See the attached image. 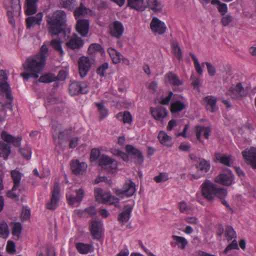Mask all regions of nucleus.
Instances as JSON below:
<instances>
[{
    "label": "nucleus",
    "instance_id": "f257e3e1",
    "mask_svg": "<svg viewBox=\"0 0 256 256\" xmlns=\"http://www.w3.org/2000/svg\"><path fill=\"white\" fill-rule=\"evenodd\" d=\"M48 52L47 46L43 44L40 53L36 57L27 59L23 64L22 66L25 72L22 73L20 76L26 80L30 78H37L45 65Z\"/></svg>",
    "mask_w": 256,
    "mask_h": 256
},
{
    "label": "nucleus",
    "instance_id": "f03ea898",
    "mask_svg": "<svg viewBox=\"0 0 256 256\" xmlns=\"http://www.w3.org/2000/svg\"><path fill=\"white\" fill-rule=\"evenodd\" d=\"M66 14L62 10H57L51 16H48L47 22L49 32L52 36L60 34L65 35L66 32L63 30V26L66 24Z\"/></svg>",
    "mask_w": 256,
    "mask_h": 256
},
{
    "label": "nucleus",
    "instance_id": "7ed1b4c3",
    "mask_svg": "<svg viewBox=\"0 0 256 256\" xmlns=\"http://www.w3.org/2000/svg\"><path fill=\"white\" fill-rule=\"evenodd\" d=\"M94 193L96 201L100 203L112 204L118 202L117 198L112 196L109 192H104L100 188H96Z\"/></svg>",
    "mask_w": 256,
    "mask_h": 256
},
{
    "label": "nucleus",
    "instance_id": "20e7f679",
    "mask_svg": "<svg viewBox=\"0 0 256 256\" xmlns=\"http://www.w3.org/2000/svg\"><path fill=\"white\" fill-rule=\"evenodd\" d=\"M136 191V184L130 180H127L121 189H116V194L120 198L132 196Z\"/></svg>",
    "mask_w": 256,
    "mask_h": 256
},
{
    "label": "nucleus",
    "instance_id": "39448f33",
    "mask_svg": "<svg viewBox=\"0 0 256 256\" xmlns=\"http://www.w3.org/2000/svg\"><path fill=\"white\" fill-rule=\"evenodd\" d=\"M52 134L54 142L57 144H62L66 138L74 135V128L70 127L64 130L53 128Z\"/></svg>",
    "mask_w": 256,
    "mask_h": 256
},
{
    "label": "nucleus",
    "instance_id": "423d86ee",
    "mask_svg": "<svg viewBox=\"0 0 256 256\" xmlns=\"http://www.w3.org/2000/svg\"><path fill=\"white\" fill-rule=\"evenodd\" d=\"M98 162L102 168L106 170L109 172H115L118 170L117 162L106 155H102L98 158Z\"/></svg>",
    "mask_w": 256,
    "mask_h": 256
},
{
    "label": "nucleus",
    "instance_id": "0eeeda50",
    "mask_svg": "<svg viewBox=\"0 0 256 256\" xmlns=\"http://www.w3.org/2000/svg\"><path fill=\"white\" fill-rule=\"evenodd\" d=\"M247 94V90L242 87L241 83L232 86L226 93V96H230L234 100H240Z\"/></svg>",
    "mask_w": 256,
    "mask_h": 256
},
{
    "label": "nucleus",
    "instance_id": "6e6552de",
    "mask_svg": "<svg viewBox=\"0 0 256 256\" xmlns=\"http://www.w3.org/2000/svg\"><path fill=\"white\" fill-rule=\"evenodd\" d=\"M60 184L58 182H56L52 192V194L50 201L46 204V208L54 210L57 208L58 202L60 199Z\"/></svg>",
    "mask_w": 256,
    "mask_h": 256
},
{
    "label": "nucleus",
    "instance_id": "1a4fd4ad",
    "mask_svg": "<svg viewBox=\"0 0 256 256\" xmlns=\"http://www.w3.org/2000/svg\"><path fill=\"white\" fill-rule=\"evenodd\" d=\"M215 185L210 180H206L201 185L202 195L208 200L214 198Z\"/></svg>",
    "mask_w": 256,
    "mask_h": 256
},
{
    "label": "nucleus",
    "instance_id": "9d476101",
    "mask_svg": "<svg viewBox=\"0 0 256 256\" xmlns=\"http://www.w3.org/2000/svg\"><path fill=\"white\" fill-rule=\"evenodd\" d=\"M150 28L154 35H162L166 32L167 29L164 22L156 17L152 20Z\"/></svg>",
    "mask_w": 256,
    "mask_h": 256
},
{
    "label": "nucleus",
    "instance_id": "9b49d317",
    "mask_svg": "<svg viewBox=\"0 0 256 256\" xmlns=\"http://www.w3.org/2000/svg\"><path fill=\"white\" fill-rule=\"evenodd\" d=\"M69 92L72 96L86 94L88 92V85L86 82H73L69 86Z\"/></svg>",
    "mask_w": 256,
    "mask_h": 256
},
{
    "label": "nucleus",
    "instance_id": "f8f14e48",
    "mask_svg": "<svg viewBox=\"0 0 256 256\" xmlns=\"http://www.w3.org/2000/svg\"><path fill=\"white\" fill-rule=\"evenodd\" d=\"M75 193L76 196L72 194L70 192H68L66 194V198L69 204L74 207L78 206L84 196V191L82 188L76 190Z\"/></svg>",
    "mask_w": 256,
    "mask_h": 256
},
{
    "label": "nucleus",
    "instance_id": "ddd939ff",
    "mask_svg": "<svg viewBox=\"0 0 256 256\" xmlns=\"http://www.w3.org/2000/svg\"><path fill=\"white\" fill-rule=\"evenodd\" d=\"M93 60L86 56H82L78 60L79 73L82 78L88 74L92 64Z\"/></svg>",
    "mask_w": 256,
    "mask_h": 256
},
{
    "label": "nucleus",
    "instance_id": "4468645a",
    "mask_svg": "<svg viewBox=\"0 0 256 256\" xmlns=\"http://www.w3.org/2000/svg\"><path fill=\"white\" fill-rule=\"evenodd\" d=\"M242 155L247 164L256 168V148L246 149L242 152Z\"/></svg>",
    "mask_w": 256,
    "mask_h": 256
},
{
    "label": "nucleus",
    "instance_id": "2eb2a0df",
    "mask_svg": "<svg viewBox=\"0 0 256 256\" xmlns=\"http://www.w3.org/2000/svg\"><path fill=\"white\" fill-rule=\"evenodd\" d=\"M90 233L94 238L98 239L100 238L102 232V223L100 220L91 221L89 226Z\"/></svg>",
    "mask_w": 256,
    "mask_h": 256
},
{
    "label": "nucleus",
    "instance_id": "dca6fc26",
    "mask_svg": "<svg viewBox=\"0 0 256 256\" xmlns=\"http://www.w3.org/2000/svg\"><path fill=\"white\" fill-rule=\"evenodd\" d=\"M84 44V40L76 34H73L66 42L67 47L73 50L81 48Z\"/></svg>",
    "mask_w": 256,
    "mask_h": 256
},
{
    "label": "nucleus",
    "instance_id": "f3484780",
    "mask_svg": "<svg viewBox=\"0 0 256 256\" xmlns=\"http://www.w3.org/2000/svg\"><path fill=\"white\" fill-rule=\"evenodd\" d=\"M124 27L122 22L115 21L110 26V34L116 38H120L124 32Z\"/></svg>",
    "mask_w": 256,
    "mask_h": 256
},
{
    "label": "nucleus",
    "instance_id": "a211bd4d",
    "mask_svg": "<svg viewBox=\"0 0 256 256\" xmlns=\"http://www.w3.org/2000/svg\"><path fill=\"white\" fill-rule=\"evenodd\" d=\"M150 111L153 118L157 121L162 122L164 119L168 116L166 110L162 106L156 108H150Z\"/></svg>",
    "mask_w": 256,
    "mask_h": 256
},
{
    "label": "nucleus",
    "instance_id": "6ab92c4d",
    "mask_svg": "<svg viewBox=\"0 0 256 256\" xmlns=\"http://www.w3.org/2000/svg\"><path fill=\"white\" fill-rule=\"evenodd\" d=\"M126 151L128 154L135 159L136 162L140 164L143 162L144 158L142 153L132 145L126 146Z\"/></svg>",
    "mask_w": 256,
    "mask_h": 256
},
{
    "label": "nucleus",
    "instance_id": "aec40b11",
    "mask_svg": "<svg viewBox=\"0 0 256 256\" xmlns=\"http://www.w3.org/2000/svg\"><path fill=\"white\" fill-rule=\"evenodd\" d=\"M71 170L76 174H84L86 170L87 165L85 162H80L78 160H73L70 163Z\"/></svg>",
    "mask_w": 256,
    "mask_h": 256
},
{
    "label": "nucleus",
    "instance_id": "412c9836",
    "mask_svg": "<svg viewBox=\"0 0 256 256\" xmlns=\"http://www.w3.org/2000/svg\"><path fill=\"white\" fill-rule=\"evenodd\" d=\"M234 180L233 175L230 172L221 174L214 178L216 182L225 186H230Z\"/></svg>",
    "mask_w": 256,
    "mask_h": 256
},
{
    "label": "nucleus",
    "instance_id": "4be33fe9",
    "mask_svg": "<svg viewBox=\"0 0 256 256\" xmlns=\"http://www.w3.org/2000/svg\"><path fill=\"white\" fill-rule=\"evenodd\" d=\"M77 32L82 36H86L89 30V22L88 20L78 19L76 26Z\"/></svg>",
    "mask_w": 256,
    "mask_h": 256
},
{
    "label": "nucleus",
    "instance_id": "5701e85b",
    "mask_svg": "<svg viewBox=\"0 0 256 256\" xmlns=\"http://www.w3.org/2000/svg\"><path fill=\"white\" fill-rule=\"evenodd\" d=\"M172 240L170 242L171 246H178L180 250H184L188 244L187 240L182 236L173 235L172 236Z\"/></svg>",
    "mask_w": 256,
    "mask_h": 256
},
{
    "label": "nucleus",
    "instance_id": "b1692460",
    "mask_svg": "<svg viewBox=\"0 0 256 256\" xmlns=\"http://www.w3.org/2000/svg\"><path fill=\"white\" fill-rule=\"evenodd\" d=\"M211 130L209 127L197 126L195 128V134L198 140L202 142V138L208 139Z\"/></svg>",
    "mask_w": 256,
    "mask_h": 256
},
{
    "label": "nucleus",
    "instance_id": "393cba45",
    "mask_svg": "<svg viewBox=\"0 0 256 256\" xmlns=\"http://www.w3.org/2000/svg\"><path fill=\"white\" fill-rule=\"evenodd\" d=\"M1 137L4 142L8 144H12L14 146H19L20 144L22 138L19 136L14 137L6 132L3 131L2 132Z\"/></svg>",
    "mask_w": 256,
    "mask_h": 256
},
{
    "label": "nucleus",
    "instance_id": "a878e982",
    "mask_svg": "<svg viewBox=\"0 0 256 256\" xmlns=\"http://www.w3.org/2000/svg\"><path fill=\"white\" fill-rule=\"evenodd\" d=\"M43 14L42 12L37 14L34 16H30L26 18V27L30 28L36 25H40L42 20Z\"/></svg>",
    "mask_w": 256,
    "mask_h": 256
},
{
    "label": "nucleus",
    "instance_id": "bb28decb",
    "mask_svg": "<svg viewBox=\"0 0 256 256\" xmlns=\"http://www.w3.org/2000/svg\"><path fill=\"white\" fill-rule=\"evenodd\" d=\"M132 210V206L126 205L124 206V210L118 216V220L122 223L126 222L130 219V214Z\"/></svg>",
    "mask_w": 256,
    "mask_h": 256
},
{
    "label": "nucleus",
    "instance_id": "cd10ccee",
    "mask_svg": "<svg viewBox=\"0 0 256 256\" xmlns=\"http://www.w3.org/2000/svg\"><path fill=\"white\" fill-rule=\"evenodd\" d=\"M204 101L208 110L214 112L216 110V98L215 97L211 96H207L204 98Z\"/></svg>",
    "mask_w": 256,
    "mask_h": 256
},
{
    "label": "nucleus",
    "instance_id": "c85d7f7f",
    "mask_svg": "<svg viewBox=\"0 0 256 256\" xmlns=\"http://www.w3.org/2000/svg\"><path fill=\"white\" fill-rule=\"evenodd\" d=\"M158 138L162 145L168 147L172 146V138L165 132L162 130L160 132Z\"/></svg>",
    "mask_w": 256,
    "mask_h": 256
},
{
    "label": "nucleus",
    "instance_id": "c756f323",
    "mask_svg": "<svg viewBox=\"0 0 256 256\" xmlns=\"http://www.w3.org/2000/svg\"><path fill=\"white\" fill-rule=\"evenodd\" d=\"M76 246L78 251L81 254H87L94 250V247L92 244L82 242H77L76 244Z\"/></svg>",
    "mask_w": 256,
    "mask_h": 256
},
{
    "label": "nucleus",
    "instance_id": "7c9ffc66",
    "mask_svg": "<svg viewBox=\"0 0 256 256\" xmlns=\"http://www.w3.org/2000/svg\"><path fill=\"white\" fill-rule=\"evenodd\" d=\"M215 158L216 160L221 164L228 166H230L234 162V159L230 156H226L220 154H216Z\"/></svg>",
    "mask_w": 256,
    "mask_h": 256
},
{
    "label": "nucleus",
    "instance_id": "2f4dec72",
    "mask_svg": "<svg viewBox=\"0 0 256 256\" xmlns=\"http://www.w3.org/2000/svg\"><path fill=\"white\" fill-rule=\"evenodd\" d=\"M128 6L138 10H144L145 6L144 0H128Z\"/></svg>",
    "mask_w": 256,
    "mask_h": 256
},
{
    "label": "nucleus",
    "instance_id": "473e14b6",
    "mask_svg": "<svg viewBox=\"0 0 256 256\" xmlns=\"http://www.w3.org/2000/svg\"><path fill=\"white\" fill-rule=\"evenodd\" d=\"M166 77L168 82L174 85L178 86L182 85L183 81L180 80L178 77L172 72H170L166 75Z\"/></svg>",
    "mask_w": 256,
    "mask_h": 256
},
{
    "label": "nucleus",
    "instance_id": "72a5a7b5",
    "mask_svg": "<svg viewBox=\"0 0 256 256\" xmlns=\"http://www.w3.org/2000/svg\"><path fill=\"white\" fill-rule=\"evenodd\" d=\"M108 52L114 64H118L121 62L122 56L120 52L112 48H108Z\"/></svg>",
    "mask_w": 256,
    "mask_h": 256
},
{
    "label": "nucleus",
    "instance_id": "f704fd0d",
    "mask_svg": "<svg viewBox=\"0 0 256 256\" xmlns=\"http://www.w3.org/2000/svg\"><path fill=\"white\" fill-rule=\"evenodd\" d=\"M116 118L122 121L124 124H130L132 120V117L130 112L128 111L124 112H119L116 114Z\"/></svg>",
    "mask_w": 256,
    "mask_h": 256
},
{
    "label": "nucleus",
    "instance_id": "c9c22d12",
    "mask_svg": "<svg viewBox=\"0 0 256 256\" xmlns=\"http://www.w3.org/2000/svg\"><path fill=\"white\" fill-rule=\"evenodd\" d=\"M11 148L3 142H0V156L6 160L11 152Z\"/></svg>",
    "mask_w": 256,
    "mask_h": 256
},
{
    "label": "nucleus",
    "instance_id": "e433bc0d",
    "mask_svg": "<svg viewBox=\"0 0 256 256\" xmlns=\"http://www.w3.org/2000/svg\"><path fill=\"white\" fill-rule=\"evenodd\" d=\"M148 5L149 7L155 12H160L162 8V6L158 0H148Z\"/></svg>",
    "mask_w": 256,
    "mask_h": 256
},
{
    "label": "nucleus",
    "instance_id": "4c0bfd02",
    "mask_svg": "<svg viewBox=\"0 0 256 256\" xmlns=\"http://www.w3.org/2000/svg\"><path fill=\"white\" fill-rule=\"evenodd\" d=\"M51 46L57 52H58L60 56H62L64 52L62 46V42L60 40L53 39L50 42Z\"/></svg>",
    "mask_w": 256,
    "mask_h": 256
},
{
    "label": "nucleus",
    "instance_id": "58836bf2",
    "mask_svg": "<svg viewBox=\"0 0 256 256\" xmlns=\"http://www.w3.org/2000/svg\"><path fill=\"white\" fill-rule=\"evenodd\" d=\"M10 234V230L8 226L4 222H0V237L6 238Z\"/></svg>",
    "mask_w": 256,
    "mask_h": 256
},
{
    "label": "nucleus",
    "instance_id": "ea45409f",
    "mask_svg": "<svg viewBox=\"0 0 256 256\" xmlns=\"http://www.w3.org/2000/svg\"><path fill=\"white\" fill-rule=\"evenodd\" d=\"M11 176L14 183V190L16 187H19L22 178L21 173L17 170H13L11 172Z\"/></svg>",
    "mask_w": 256,
    "mask_h": 256
},
{
    "label": "nucleus",
    "instance_id": "a19ab883",
    "mask_svg": "<svg viewBox=\"0 0 256 256\" xmlns=\"http://www.w3.org/2000/svg\"><path fill=\"white\" fill-rule=\"evenodd\" d=\"M196 166L198 170L206 172L210 168V164L204 159H200Z\"/></svg>",
    "mask_w": 256,
    "mask_h": 256
},
{
    "label": "nucleus",
    "instance_id": "79ce46f5",
    "mask_svg": "<svg viewBox=\"0 0 256 256\" xmlns=\"http://www.w3.org/2000/svg\"><path fill=\"white\" fill-rule=\"evenodd\" d=\"M186 107V104L180 101L177 100L172 104L171 112H176L184 110Z\"/></svg>",
    "mask_w": 256,
    "mask_h": 256
},
{
    "label": "nucleus",
    "instance_id": "37998d69",
    "mask_svg": "<svg viewBox=\"0 0 256 256\" xmlns=\"http://www.w3.org/2000/svg\"><path fill=\"white\" fill-rule=\"evenodd\" d=\"M26 2L27 5L26 11V14L32 15L35 14L37 10L36 4L34 2H32L29 0H26Z\"/></svg>",
    "mask_w": 256,
    "mask_h": 256
},
{
    "label": "nucleus",
    "instance_id": "c03bdc74",
    "mask_svg": "<svg viewBox=\"0 0 256 256\" xmlns=\"http://www.w3.org/2000/svg\"><path fill=\"white\" fill-rule=\"evenodd\" d=\"M88 10L84 6L81 5L74 10V16L76 19H80V17L85 16L88 14Z\"/></svg>",
    "mask_w": 256,
    "mask_h": 256
},
{
    "label": "nucleus",
    "instance_id": "a18cd8bd",
    "mask_svg": "<svg viewBox=\"0 0 256 256\" xmlns=\"http://www.w3.org/2000/svg\"><path fill=\"white\" fill-rule=\"evenodd\" d=\"M0 90L6 94V96L8 98L11 100L12 96L10 90V86L6 82V80H2L0 84Z\"/></svg>",
    "mask_w": 256,
    "mask_h": 256
},
{
    "label": "nucleus",
    "instance_id": "49530a36",
    "mask_svg": "<svg viewBox=\"0 0 256 256\" xmlns=\"http://www.w3.org/2000/svg\"><path fill=\"white\" fill-rule=\"evenodd\" d=\"M22 230V226L21 224L19 222L14 223L12 228V234L18 239L19 238Z\"/></svg>",
    "mask_w": 256,
    "mask_h": 256
},
{
    "label": "nucleus",
    "instance_id": "de8ad7c7",
    "mask_svg": "<svg viewBox=\"0 0 256 256\" xmlns=\"http://www.w3.org/2000/svg\"><path fill=\"white\" fill-rule=\"evenodd\" d=\"M102 50L101 46L98 44H92L88 48V53L91 56L94 55L98 52H100Z\"/></svg>",
    "mask_w": 256,
    "mask_h": 256
},
{
    "label": "nucleus",
    "instance_id": "09e8293b",
    "mask_svg": "<svg viewBox=\"0 0 256 256\" xmlns=\"http://www.w3.org/2000/svg\"><path fill=\"white\" fill-rule=\"evenodd\" d=\"M46 102L50 103V105H56L54 107V108H58V109L62 108L64 105L62 102H60L54 98H48L46 101Z\"/></svg>",
    "mask_w": 256,
    "mask_h": 256
},
{
    "label": "nucleus",
    "instance_id": "8fccbe9b",
    "mask_svg": "<svg viewBox=\"0 0 256 256\" xmlns=\"http://www.w3.org/2000/svg\"><path fill=\"white\" fill-rule=\"evenodd\" d=\"M18 187H16L14 190V186L12 190L8 192L7 196L8 197L18 200L20 194V190L18 189Z\"/></svg>",
    "mask_w": 256,
    "mask_h": 256
},
{
    "label": "nucleus",
    "instance_id": "3c124183",
    "mask_svg": "<svg viewBox=\"0 0 256 256\" xmlns=\"http://www.w3.org/2000/svg\"><path fill=\"white\" fill-rule=\"evenodd\" d=\"M225 236L228 240H230L236 237V234L232 227L228 226L226 229Z\"/></svg>",
    "mask_w": 256,
    "mask_h": 256
},
{
    "label": "nucleus",
    "instance_id": "603ef678",
    "mask_svg": "<svg viewBox=\"0 0 256 256\" xmlns=\"http://www.w3.org/2000/svg\"><path fill=\"white\" fill-rule=\"evenodd\" d=\"M55 77L52 74H46L41 76L39 78V81L42 82L48 83L54 80Z\"/></svg>",
    "mask_w": 256,
    "mask_h": 256
},
{
    "label": "nucleus",
    "instance_id": "864d4df0",
    "mask_svg": "<svg viewBox=\"0 0 256 256\" xmlns=\"http://www.w3.org/2000/svg\"><path fill=\"white\" fill-rule=\"evenodd\" d=\"M227 194L226 190L224 188H217L216 187L214 190V196H217L220 200L224 198Z\"/></svg>",
    "mask_w": 256,
    "mask_h": 256
},
{
    "label": "nucleus",
    "instance_id": "5fc2aeb1",
    "mask_svg": "<svg viewBox=\"0 0 256 256\" xmlns=\"http://www.w3.org/2000/svg\"><path fill=\"white\" fill-rule=\"evenodd\" d=\"M234 18L231 15L229 14H224L221 19V22L224 26H226L232 22Z\"/></svg>",
    "mask_w": 256,
    "mask_h": 256
},
{
    "label": "nucleus",
    "instance_id": "6e6d98bb",
    "mask_svg": "<svg viewBox=\"0 0 256 256\" xmlns=\"http://www.w3.org/2000/svg\"><path fill=\"white\" fill-rule=\"evenodd\" d=\"M172 50L175 56L178 59L182 58V52L180 48L177 44H174L172 45Z\"/></svg>",
    "mask_w": 256,
    "mask_h": 256
},
{
    "label": "nucleus",
    "instance_id": "4d7b16f0",
    "mask_svg": "<svg viewBox=\"0 0 256 256\" xmlns=\"http://www.w3.org/2000/svg\"><path fill=\"white\" fill-rule=\"evenodd\" d=\"M168 178V174L166 172H162L158 176L154 178V180L156 182H165Z\"/></svg>",
    "mask_w": 256,
    "mask_h": 256
},
{
    "label": "nucleus",
    "instance_id": "13d9d810",
    "mask_svg": "<svg viewBox=\"0 0 256 256\" xmlns=\"http://www.w3.org/2000/svg\"><path fill=\"white\" fill-rule=\"evenodd\" d=\"M6 250L10 254H14L16 252V246L14 242L8 240L7 242Z\"/></svg>",
    "mask_w": 256,
    "mask_h": 256
},
{
    "label": "nucleus",
    "instance_id": "bf43d9fd",
    "mask_svg": "<svg viewBox=\"0 0 256 256\" xmlns=\"http://www.w3.org/2000/svg\"><path fill=\"white\" fill-rule=\"evenodd\" d=\"M20 150L22 156L26 160L30 158L32 152L29 148H21Z\"/></svg>",
    "mask_w": 256,
    "mask_h": 256
},
{
    "label": "nucleus",
    "instance_id": "052dcab7",
    "mask_svg": "<svg viewBox=\"0 0 256 256\" xmlns=\"http://www.w3.org/2000/svg\"><path fill=\"white\" fill-rule=\"evenodd\" d=\"M191 80H192V84L194 88L198 89L202 84L201 81L193 76H191Z\"/></svg>",
    "mask_w": 256,
    "mask_h": 256
},
{
    "label": "nucleus",
    "instance_id": "680f3d73",
    "mask_svg": "<svg viewBox=\"0 0 256 256\" xmlns=\"http://www.w3.org/2000/svg\"><path fill=\"white\" fill-rule=\"evenodd\" d=\"M238 249V243L236 240H234L225 249V252L227 253L229 250Z\"/></svg>",
    "mask_w": 256,
    "mask_h": 256
},
{
    "label": "nucleus",
    "instance_id": "e2e57ef3",
    "mask_svg": "<svg viewBox=\"0 0 256 256\" xmlns=\"http://www.w3.org/2000/svg\"><path fill=\"white\" fill-rule=\"evenodd\" d=\"M108 68V64L104 63L102 64L97 70V73L100 76H104V72Z\"/></svg>",
    "mask_w": 256,
    "mask_h": 256
},
{
    "label": "nucleus",
    "instance_id": "0e129e2a",
    "mask_svg": "<svg viewBox=\"0 0 256 256\" xmlns=\"http://www.w3.org/2000/svg\"><path fill=\"white\" fill-rule=\"evenodd\" d=\"M100 151L98 148H93L91 151L90 158L92 160H96L98 158H100Z\"/></svg>",
    "mask_w": 256,
    "mask_h": 256
},
{
    "label": "nucleus",
    "instance_id": "69168bd1",
    "mask_svg": "<svg viewBox=\"0 0 256 256\" xmlns=\"http://www.w3.org/2000/svg\"><path fill=\"white\" fill-rule=\"evenodd\" d=\"M112 153L114 155L121 157L124 160H126L127 158V156L124 152L117 149H112Z\"/></svg>",
    "mask_w": 256,
    "mask_h": 256
},
{
    "label": "nucleus",
    "instance_id": "338daca9",
    "mask_svg": "<svg viewBox=\"0 0 256 256\" xmlns=\"http://www.w3.org/2000/svg\"><path fill=\"white\" fill-rule=\"evenodd\" d=\"M208 74L211 76H214L216 74V69L214 67L210 62H206Z\"/></svg>",
    "mask_w": 256,
    "mask_h": 256
},
{
    "label": "nucleus",
    "instance_id": "774afa93",
    "mask_svg": "<svg viewBox=\"0 0 256 256\" xmlns=\"http://www.w3.org/2000/svg\"><path fill=\"white\" fill-rule=\"evenodd\" d=\"M218 12L224 15L227 12L228 7L226 4L220 3L218 6Z\"/></svg>",
    "mask_w": 256,
    "mask_h": 256
}]
</instances>
